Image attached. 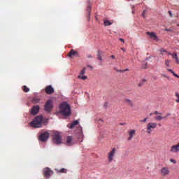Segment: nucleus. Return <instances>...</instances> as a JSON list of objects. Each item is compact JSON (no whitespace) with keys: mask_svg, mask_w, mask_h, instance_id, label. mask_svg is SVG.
Listing matches in <instances>:
<instances>
[{"mask_svg":"<svg viewBox=\"0 0 179 179\" xmlns=\"http://www.w3.org/2000/svg\"><path fill=\"white\" fill-rule=\"evenodd\" d=\"M59 113L64 117L71 115V106L66 102H63L59 106Z\"/></svg>","mask_w":179,"mask_h":179,"instance_id":"obj_1","label":"nucleus"},{"mask_svg":"<svg viewBox=\"0 0 179 179\" xmlns=\"http://www.w3.org/2000/svg\"><path fill=\"white\" fill-rule=\"evenodd\" d=\"M43 122V116H36L34 121L31 122V127L33 128H41Z\"/></svg>","mask_w":179,"mask_h":179,"instance_id":"obj_2","label":"nucleus"},{"mask_svg":"<svg viewBox=\"0 0 179 179\" xmlns=\"http://www.w3.org/2000/svg\"><path fill=\"white\" fill-rule=\"evenodd\" d=\"M54 108V102L51 99H48L44 106V110L46 113H51L52 111V108Z\"/></svg>","mask_w":179,"mask_h":179,"instance_id":"obj_3","label":"nucleus"},{"mask_svg":"<svg viewBox=\"0 0 179 179\" xmlns=\"http://www.w3.org/2000/svg\"><path fill=\"white\" fill-rule=\"evenodd\" d=\"M115 153H117V148H112V150L108 153V160L109 163H111V162L114 160Z\"/></svg>","mask_w":179,"mask_h":179,"instance_id":"obj_4","label":"nucleus"},{"mask_svg":"<svg viewBox=\"0 0 179 179\" xmlns=\"http://www.w3.org/2000/svg\"><path fill=\"white\" fill-rule=\"evenodd\" d=\"M157 127V123L156 122H150L147 124V134H152V131L156 129Z\"/></svg>","mask_w":179,"mask_h":179,"instance_id":"obj_5","label":"nucleus"},{"mask_svg":"<svg viewBox=\"0 0 179 179\" xmlns=\"http://www.w3.org/2000/svg\"><path fill=\"white\" fill-rule=\"evenodd\" d=\"M52 142H53V143H55L56 145H59V144L62 143V138L61 137V136L59 134H56L53 135Z\"/></svg>","mask_w":179,"mask_h":179,"instance_id":"obj_6","label":"nucleus"},{"mask_svg":"<svg viewBox=\"0 0 179 179\" xmlns=\"http://www.w3.org/2000/svg\"><path fill=\"white\" fill-rule=\"evenodd\" d=\"M50 138V133L45 131L39 136V141L41 142H45Z\"/></svg>","mask_w":179,"mask_h":179,"instance_id":"obj_7","label":"nucleus"},{"mask_svg":"<svg viewBox=\"0 0 179 179\" xmlns=\"http://www.w3.org/2000/svg\"><path fill=\"white\" fill-rule=\"evenodd\" d=\"M38 113H40V106L38 105L34 106L31 110V115H36Z\"/></svg>","mask_w":179,"mask_h":179,"instance_id":"obj_8","label":"nucleus"},{"mask_svg":"<svg viewBox=\"0 0 179 179\" xmlns=\"http://www.w3.org/2000/svg\"><path fill=\"white\" fill-rule=\"evenodd\" d=\"M52 171L50 168H45L43 170L44 177L46 178H50V176H52Z\"/></svg>","mask_w":179,"mask_h":179,"instance_id":"obj_9","label":"nucleus"},{"mask_svg":"<svg viewBox=\"0 0 179 179\" xmlns=\"http://www.w3.org/2000/svg\"><path fill=\"white\" fill-rule=\"evenodd\" d=\"M171 114L167 113L165 116H162V115H158L154 117L155 121H162V120H166L167 117H170Z\"/></svg>","mask_w":179,"mask_h":179,"instance_id":"obj_10","label":"nucleus"},{"mask_svg":"<svg viewBox=\"0 0 179 179\" xmlns=\"http://www.w3.org/2000/svg\"><path fill=\"white\" fill-rule=\"evenodd\" d=\"M171 153H178L179 152V143L176 145H172L170 149Z\"/></svg>","mask_w":179,"mask_h":179,"instance_id":"obj_11","label":"nucleus"},{"mask_svg":"<svg viewBox=\"0 0 179 179\" xmlns=\"http://www.w3.org/2000/svg\"><path fill=\"white\" fill-rule=\"evenodd\" d=\"M46 94H52L54 93V88L52 85H48L45 88Z\"/></svg>","mask_w":179,"mask_h":179,"instance_id":"obj_12","label":"nucleus"},{"mask_svg":"<svg viewBox=\"0 0 179 179\" xmlns=\"http://www.w3.org/2000/svg\"><path fill=\"white\" fill-rule=\"evenodd\" d=\"M162 176H166L170 174V169L167 167H164L161 169Z\"/></svg>","mask_w":179,"mask_h":179,"instance_id":"obj_13","label":"nucleus"},{"mask_svg":"<svg viewBox=\"0 0 179 179\" xmlns=\"http://www.w3.org/2000/svg\"><path fill=\"white\" fill-rule=\"evenodd\" d=\"M136 133V131L135 129L129 131H128V134H129L128 141H131L132 139V138H134V136H135Z\"/></svg>","mask_w":179,"mask_h":179,"instance_id":"obj_14","label":"nucleus"},{"mask_svg":"<svg viewBox=\"0 0 179 179\" xmlns=\"http://www.w3.org/2000/svg\"><path fill=\"white\" fill-rule=\"evenodd\" d=\"M66 142L67 146H72V145H73V143H74L72 136H68L66 138Z\"/></svg>","mask_w":179,"mask_h":179,"instance_id":"obj_15","label":"nucleus"},{"mask_svg":"<svg viewBox=\"0 0 179 179\" xmlns=\"http://www.w3.org/2000/svg\"><path fill=\"white\" fill-rule=\"evenodd\" d=\"M146 34L150 36L152 40H157V35L155 32H147Z\"/></svg>","mask_w":179,"mask_h":179,"instance_id":"obj_16","label":"nucleus"},{"mask_svg":"<svg viewBox=\"0 0 179 179\" xmlns=\"http://www.w3.org/2000/svg\"><path fill=\"white\" fill-rule=\"evenodd\" d=\"M75 55H78V51H76L73 49H72L68 54V57H69L70 58H73Z\"/></svg>","mask_w":179,"mask_h":179,"instance_id":"obj_17","label":"nucleus"},{"mask_svg":"<svg viewBox=\"0 0 179 179\" xmlns=\"http://www.w3.org/2000/svg\"><path fill=\"white\" fill-rule=\"evenodd\" d=\"M78 124H79V121L78 120H75L71 124H67V128H70V129H73V128L76 125H78Z\"/></svg>","mask_w":179,"mask_h":179,"instance_id":"obj_18","label":"nucleus"},{"mask_svg":"<svg viewBox=\"0 0 179 179\" xmlns=\"http://www.w3.org/2000/svg\"><path fill=\"white\" fill-rule=\"evenodd\" d=\"M124 103H126L129 107H131V108H133L134 106V101H132V100L129 99H125Z\"/></svg>","mask_w":179,"mask_h":179,"instance_id":"obj_19","label":"nucleus"},{"mask_svg":"<svg viewBox=\"0 0 179 179\" xmlns=\"http://www.w3.org/2000/svg\"><path fill=\"white\" fill-rule=\"evenodd\" d=\"M103 24L105 26H111V24H113V23L111 22H110V20H106L103 22Z\"/></svg>","mask_w":179,"mask_h":179,"instance_id":"obj_20","label":"nucleus"},{"mask_svg":"<svg viewBox=\"0 0 179 179\" xmlns=\"http://www.w3.org/2000/svg\"><path fill=\"white\" fill-rule=\"evenodd\" d=\"M22 90L25 93H28V92H30V89H29V87H27V86L26 85L22 86Z\"/></svg>","mask_w":179,"mask_h":179,"instance_id":"obj_21","label":"nucleus"},{"mask_svg":"<svg viewBox=\"0 0 179 179\" xmlns=\"http://www.w3.org/2000/svg\"><path fill=\"white\" fill-rule=\"evenodd\" d=\"M32 103H34L35 104L37 103H40V99L36 98V97H34L32 99Z\"/></svg>","mask_w":179,"mask_h":179,"instance_id":"obj_22","label":"nucleus"},{"mask_svg":"<svg viewBox=\"0 0 179 179\" xmlns=\"http://www.w3.org/2000/svg\"><path fill=\"white\" fill-rule=\"evenodd\" d=\"M78 79H82V80H86L87 79V76H78Z\"/></svg>","mask_w":179,"mask_h":179,"instance_id":"obj_23","label":"nucleus"},{"mask_svg":"<svg viewBox=\"0 0 179 179\" xmlns=\"http://www.w3.org/2000/svg\"><path fill=\"white\" fill-rule=\"evenodd\" d=\"M97 57L99 61H102L103 59L101 58V51L98 50Z\"/></svg>","mask_w":179,"mask_h":179,"instance_id":"obj_24","label":"nucleus"},{"mask_svg":"<svg viewBox=\"0 0 179 179\" xmlns=\"http://www.w3.org/2000/svg\"><path fill=\"white\" fill-rule=\"evenodd\" d=\"M168 72H171L173 73V75H174L176 76V78H178L179 79V76L176 74V73H174V71H173V70L170 69H167Z\"/></svg>","mask_w":179,"mask_h":179,"instance_id":"obj_25","label":"nucleus"},{"mask_svg":"<svg viewBox=\"0 0 179 179\" xmlns=\"http://www.w3.org/2000/svg\"><path fill=\"white\" fill-rule=\"evenodd\" d=\"M85 73H86V68H83L81 71L80 72V76H83L85 75Z\"/></svg>","mask_w":179,"mask_h":179,"instance_id":"obj_26","label":"nucleus"},{"mask_svg":"<svg viewBox=\"0 0 179 179\" xmlns=\"http://www.w3.org/2000/svg\"><path fill=\"white\" fill-rule=\"evenodd\" d=\"M175 96L176 97H177L178 99H176V103H179V93L178 92H176L175 93Z\"/></svg>","mask_w":179,"mask_h":179,"instance_id":"obj_27","label":"nucleus"},{"mask_svg":"<svg viewBox=\"0 0 179 179\" xmlns=\"http://www.w3.org/2000/svg\"><path fill=\"white\" fill-rule=\"evenodd\" d=\"M154 115H163V113H159V111L155 110V111L154 112Z\"/></svg>","mask_w":179,"mask_h":179,"instance_id":"obj_28","label":"nucleus"},{"mask_svg":"<svg viewBox=\"0 0 179 179\" xmlns=\"http://www.w3.org/2000/svg\"><path fill=\"white\" fill-rule=\"evenodd\" d=\"M165 65H166V66L170 67V60H169V59L166 60Z\"/></svg>","mask_w":179,"mask_h":179,"instance_id":"obj_29","label":"nucleus"},{"mask_svg":"<svg viewBox=\"0 0 179 179\" xmlns=\"http://www.w3.org/2000/svg\"><path fill=\"white\" fill-rule=\"evenodd\" d=\"M171 57H172V58H173V59H176L178 57L177 53H173V54L171 55Z\"/></svg>","mask_w":179,"mask_h":179,"instance_id":"obj_30","label":"nucleus"},{"mask_svg":"<svg viewBox=\"0 0 179 179\" xmlns=\"http://www.w3.org/2000/svg\"><path fill=\"white\" fill-rule=\"evenodd\" d=\"M117 72H125L126 71H129V69H127L125 70H116Z\"/></svg>","mask_w":179,"mask_h":179,"instance_id":"obj_31","label":"nucleus"},{"mask_svg":"<svg viewBox=\"0 0 179 179\" xmlns=\"http://www.w3.org/2000/svg\"><path fill=\"white\" fill-rule=\"evenodd\" d=\"M60 173H66V169H62L59 171Z\"/></svg>","mask_w":179,"mask_h":179,"instance_id":"obj_32","label":"nucleus"},{"mask_svg":"<svg viewBox=\"0 0 179 179\" xmlns=\"http://www.w3.org/2000/svg\"><path fill=\"white\" fill-rule=\"evenodd\" d=\"M148 121V117L144 118L143 120H140V122H146Z\"/></svg>","mask_w":179,"mask_h":179,"instance_id":"obj_33","label":"nucleus"},{"mask_svg":"<svg viewBox=\"0 0 179 179\" xmlns=\"http://www.w3.org/2000/svg\"><path fill=\"white\" fill-rule=\"evenodd\" d=\"M168 13L169 14V16L171 17H173V13H171V11H168Z\"/></svg>","mask_w":179,"mask_h":179,"instance_id":"obj_34","label":"nucleus"},{"mask_svg":"<svg viewBox=\"0 0 179 179\" xmlns=\"http://www.w3.org/2000/svg\"><path fill=\"white\" fill-rule=\"evenodd\" d=\"M176 61V64H178L179 65V59L178 57L177 58L175 59Z\"/></svg>","mask_w":179,"mask_h":179,"instance_id":"obj_35","label":"nucleus"},{"mask_svg":"<svg viewBox=\"0 0 179 179\" xmlns=\"http://www.w3.org/2000/svg\"><path fill=\"white\" fill-rule=\"evenodd\" d=\"M170 162H171V163H177V161L176 160H174V159H171Z\"/></svg>","mask_w":179,"mask_h":179,"instance_id":"obj_36","label":"nucleus"},{"mask_svg":"<svg viewBox=\"0 0 179 179\" xmlns=\"http://www.w3.org/2000/svg\"><path fill=\"white\" fill-rule=\"evenodd\" d=\"M161 52H167V50H166L165 49H162Z\"/></svg>","mask_w":179,"mask_h":179,"instance_id":"obj_37","label":"nucleus"},{"mask_svg":"<svg viewBox=\"0 0 179 179\" xmlns=\"http://www.w3.org/2000/svg\"><path fill=\"white\" fill-rule=\"evenodd\" d=\"M166 31H172L171 29H165Z\"/></svg>","mask_w":179,"mask_h":179,"instance_id":"obj_38","label":"nucleus"},{"mask_svg":"<svg viewBox=\"0 0 179 179\" xmlns=\"http://www.w3.org/2000/svg\"><path fill=\"white\" fill-rule=\"evenodd\" d=\"M87 58H93V56H92V55H88Z\"/></svg>","mask_w":179,"mask_h":179,"instance_id":"obj_39","label":"nucleus"},{"mask_svg":"<svg viewBox=\"0 0 179 179\" xmlns=\"http://www.w3.org/2000/svg\"><path fill=\"white\" fill-rule=\"evenodd\" d=\"M145 13H146V11H145V10H144V11L143 12L142 16L145 17Z\"/></svg>","mask_w":179,"mask_h":179,"instance_id":"obj_40","label":"nucleus"},{"mask_svg":"<svg viewBox=\"0 0 179 179\" xmlns=\"http://www.w3.org/2000/svg\"><path fill=\"white\" fill-rule=\"evenodd\" d=\"M88 68H91V69H93V66H92L91 65H87Z\"/></svg>","mask_w":179,"mask_h":179,"instance_id":"obj_41","label":"nucleus"},{"mask_svg":"<svg viewBox=\"0 0 179 179\" xmlns=\"http://www.w3.org/2000/svg\"><path fill=\"white\" fill-rule=\"evenodd\" d=\"M119 40H120V41H122L123 43H124V39H123V38H120Z\"/></svg>","mask_w":179,"mask_h":179,"instance_id":"obj_42","label":"nucleus"},{"mask_svg":"<svg viewBox=\"0 0 179 179\" xmlns=\"http://www.w3.org/2000/svg\"><path fill=\"white\" fill-rule=\"evenodd\" d=\"M110 57H111V58H113V59H115V56H114V55H111Z\"/></svg>","mask_w":179,"mask_h":179,"instance_id":"obj_43","label":"nucleus"},{"mask_svg":"<svg viewBox=\"0 0 179 179\" xmlns=\"http://www.w3.org/2000/svg\"><path fill=\"white\" fill-rule=\"evenodd\" d=\"M121 50H122V51L125 52V49H124V48H121Z\"/></svg>","mask_w":179,"mask_h":179,"instance_id":"obj_44","label":"nucleus"},{"mask_svg":"<svg viewBox=\"0 0 179 179\" xmlns=\"http://www.w3.org/2000/svg\"><path fill=\"white\" fill-rule=\"evenodd\" d=\"M153 113H150V117H152L153 115Z\"/></svg>","mask_w":179,"mask_h":179,"instance_id":"obj_45","label":"nucleus"},{"mask_svg":"<svg viewBox=\"0 0 179 179\" xmlns=\"http://www.w3.org/2000/svg\"><path fill=\"white\" fill-rule=\"evenodd\" d=\"M168 54H169V55H173V53H171V52H168Z\"/></svg>","mask_w":179,"mask_h":179,"instance_id":"obj_46","label":"nucleus"},{"mask_svg":"<svg viewBox=\"0 0 179 179\" xmlns=\"http://www.w3.org/2000/svg\"><path fill=\"white\" fill-rule=\"evenodd\" d=\"M162 76H164V78H169V77H167V76H166V75H162Z\"/></svg>","mask_w":179,"mask_h":179,"instance_id":"obj_47","label":"nucleus"},{"mask_svg":"<svg viewBox=\"0 0 179 179\" xmlns=\"http://www.w3.org/2000/svg\"><path fill=\"white\" fill-rule=\"evenodd\" d=\"M143 82H146V80H143Z\"/></svg>","mask_w":179,"mask_h":179,"instance_id":"obj_48","label":"nucleus"},{"mask_svg":"<svg viewBox=\"0 0 179 179\" xmlns=\"http://www.w3.org/2000/svg\"><path fill=\"white\" fill-rule=\"evenodd\" d=\"M138 86H142V84H139Z\"/></svg>","mask_w":179,"mask_h":179,"instance_id":"obj_49","label":"nucleus"},{"mask_svg":"<svg viewBox=\"0 0 179 179\" xmlns=\"http://www.w3.org/2000/svg\"><path fill=\"white\" fill-rule=\"evenodd\" d=\"M178 26H179V24H178Z\"/></svg>","mask_w":179,"mask_h":179,"instance_id":"obj_50","label":"nucleus"}]
</instances>
